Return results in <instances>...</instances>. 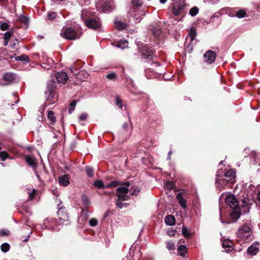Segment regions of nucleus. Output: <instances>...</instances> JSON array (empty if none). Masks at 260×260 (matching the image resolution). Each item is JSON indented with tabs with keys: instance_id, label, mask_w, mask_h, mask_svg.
<instances>
[{
	"instance_id": "nucleus-1",
	"label": "nucleus",
	"mask_w": 260,
	"mask_h": 260,
	"mask_svg": "<svg viewBox=\"0 0 260 260\" xmlns=\"http://www.w3.org/2000/svg\"><path fill=\"white\" fill-rule=\"evenodd\" d=\"M245 193H241L236 197L233 194H229L225 198V202L230 207H235L236 206L242 208L243 214L249 211L251 204L249 203V200L248 198V194Z\"/></svg>"
},
{
	"instance_id": "nucleus-2",
	"label": "nucleus",
	"mask_w": 260,
	"mask_h": 260,
	"mask_svg": "<svg viewBox=\"0 0 260 260\" xmlns=\"http://www.w3.org/2000/svg\"><path fill=\"white\" fill-rule=\"evenodd\" d=\"M236 173L235 169H229L223 174H220L218 170L216 178L217 187L220 190L226 188H232L236 182Z\"/></svg>"
},
{
	"instance_id": "nucleus-3",
	"label": "nucleus",
	"mask_w": 260,
	"mask_h": 260,
	"mask_svg": "<svg viewBox=\"0 0 260 260\" xmlns=\"http://www.w3.org/2000/svg\"><path fill=\"white\" fill-rule=\"evenodd\" d=\"M126 186H121L117 188V195L118 197V199L116 201V205L120 209L127 208L128 206V204L123 203L125 201H127L129 197L127 195L128 192V188Z\"/></svg>"
},
{
	"instance_id": "nucleus-4",
	"label": "nucleus",
	"mask_w": 260,
	"mask_h": 260,
	"mask_svg": "<svg viewBox=\"0 0 260 260\" xmlns=\"http://www.w3.org/2000/svg\"><path fill=\"white\" fill-rule=\"evenodd\" d=\"M144 183L140 179H136L131 181V200L132 198L135 202L141 199L140 194L142 193L143 190Z\"/></svg>"
},
{
	"instance_id": "nucleus-5",
	"label": "nucleus",
	"mask_w": 260,
	"mask_h": 260,
	"mask_svg": "<svg viewBox=\"0 0 260 260\" xmlns=\"http://www.w3.org/2000/svg\"><path fill=\"white\" fill-rule=\"evenodd\" d=\"M139 51L144 58L147 59L150 61H153V57L155 56V51L152 47L147 45H144L139 47Z\"/></svg>"
},
{
	"instance_id": "nucleus-6",
	"label": "nucleus",
	"mask_w": 260,
	"mask_h": 260,
	"mask_svg": "<svg viewBox=\"0 0 260 260\" xmlns=\"http://www.w3.org/2000/svg\"><path fill=\"white\" fill-rule=\"evenodd\" d=\"M232 210L230 212V219L228 220V221L222 220V223H231L232 222H236L240 217L242 212V208L240 207L236 206L235 207H230Z\"/></svg>"
},
{
	"instance_id": "nucleus-7",
	"label": "nucleus",
	"mask_w": 260,
	"mask_h": 260,
	"mask_svg": "<svg viewBox=\"0 0 260 260\" xmlns=\"http://www.w3.org/2000/svg\"><path fill=\"white\" fill-rule=\"evenodd\" d=\"M186 6L184 0L177 1L173 4L172 12L176 16L179 15L184 11Z\"/></svg>"
},
{
	"instance_id": "nucleus-8",
	"label": "nucleus",
	"mask_w": 260,
	"mask_h": 260,
	"mask_svg": "<svg viewBox=\"0 0 260 260\" xmlns=\"http://www.w3.org/2000/svg\"><path fill=\"white\" fill-rule=\"evenodd\" d=\"M252 225L245 223L238 229V234L240 237H248L252 233Z\"/></svg>"
},
{
	"instance_id": "nucleus-9",
	"label": "nucleus",
	"mask_w": 260,
	"mask_h": 260,
	"mask_svg": "<svg viewBox=\"0 0 260 260\" xmlns=\"http://www.w3.org/2000/svg\"><path fill=\"white\" fill-rule=\"evenodd\" d=\"M60 35L62 37L68 40H75L78 38L75 30L70 27L66 28L60 34Z\"/></svg>"
},
{
	"instance_id": "nucleus-10",
	"label": "nucleus",
	"mask_w": 260,
	"mask_h": 260,
	"mask_svg": "<svg viewBox=\"0 0 260 260\" xmlns=\"http://www.w3.org/2000/svg\"><path fill=\"white\" fill-rule=\"evenodd\" d=\"M85 25L91 29H96L101 25V22L99 18H89L85 21Z\"/></svg>"
},
{
	"instance_id": "nucleus-11",
	"label": "nucleus",
	"mask_w": 260,
	"mask_h": 260,
	"mask_svg": "<svg viewBox=\"0 0 260 260\" xmlns=\"http://www.w3.org/2000/svg\"><path fill=\"white\" fill-rule=\"evenodd\" d=\"M216 57V53L211 50L207 51L204 55L205 61L209 64L214 62Z\"/></svg>"
},
{
	"instance_id": "nucleus-12",
	"label": "nucleus",
	"mask_w": 260,
	"mask_h": 260,
	"mask_svg": "<svg viewBox=\"0 0 260 260\" xmlns=\"http://www.w3.org/2000/svg\"><path fill=\"white\" fill-rule=\"evenodd\" d=\"M57 214L59 224L63 223L64 222L68 221L69 215L64 209H60L57 212Z\"/></svg>"
},
{
	"instance_id": "nucleus-13",
	"label": "nucleus",
	"mask_w": 260,
	"mask_h": 260,
	"mask_svg": "<svg viewBox=\"0 0 260 260\" xmlns=\"http://www.w3.org/2000/svg\"><path fill=\"white\" fill-rule=\"evenodd\" d=\"M150 30L152 34L156 38L161 39L163 37L162 29L158 25L153 26L152 28L150 29Z\"/></svg>"
},
{
	"instance_id": "nucleus-14",
	"label": "nucleus",
	"mask_w": 260,
	"mask_h": 260,
	"mask_svg": "<svg viewBox=\"0 0 260 260\" xmlns=\"http://www.w3.org/2000/svg\"><path fill=\"white\" fill-rule=\"evenodd\" d=\"M97 7H101L103 11L108 12L113 8L114 4L112 2L108 1L105 2L103 4L99 3L97 5Z\"/></svg>"
},
{
	"instance_id": "nucleus-15",
	"label": "nucleus",
	"mask_w": 260,
	"mask_h": 260,
	"mask_svg": "<svg viewBox=\"0 0 260 260\" xmlns=\"http://www.w3.org/2000/svg\"><path fill=\"white\" fill-rule=\"evenodd\" d=\"M259 243H254L247 249V253L250 255H255L259 252Z\"/></svg>"
},
{
	"instance_id": "nucleus-16",
	"label": "nucleus",
	"mask_w": 260,
	"mask_h": 260,
	"mask_svg": "<svg viewBox=\"0 0 260 260\" xmlns=\"http://www.w3.org/2000/svg\"><path fill=\"white\" fill-rule=\"evenodd\" d=\"M3 80L5 81V83H3V85H8L13 82L14 79V75L11 73H6L4 74Z\"/></svg>"
},
{
	"instance_id": "nucleus-17",
	"label": "nucleus",
	"mask_w": 260,
	"mask_h": 260,
	"mask_svg": "<svg viewBox=\"0 0 260 260\" xmlns=\"http://www.w3.org/2000/svg\"><path fill=\"white\" fill-rule=\"evenodd\" d=\"M176 198L178 200V203L183 209L187 208V200L183 197V193L180 192L177 194Z\"/></svg>"
},
{
	"instance_id": "nucleus-18",
	"label": "nucleus",
	"mask_w": 260,
	"mask_h": 260,
	"mask_svg": "<svg viewBox=\"0 0 260 260\" xmlns=\"http://www.w3.org/2000/svg\"><path fill=\"white\" fill-rule=\"evenodd\" d=\"M56 78L59 83H65L68 80V76L66 73L61 72L56 74Z\"/></svg>"
},
{
	"instance_id": "nucleus-19",
	"label": "nucleus",
	"mask_w": 260,
	"mask_h": 260,
	"mask_svg": "<svg viewBox=\"0 0 260 260\" xmlns=\"http://www.w3.org/2000/svg\"><path fill=\"white\" fill-rule=\"evenodd\" d=\"M141 160L146 166L152 165L153 164V157L149 153H146L145 156L141 158Z\"/></svg>"
},
{
	"instance_id": "nucleus-20",
	"label": "nucleus",
	"mask_w": 260,
	"mask_h": 260,
	"mask_svg": "<svg viewBox=\"0 0 260 260\" xmlns=\"http://www.w3.org/2000/svg\"><path fill=\"white\" fill-rule=\"evenodd\" d=\"M58 182L60 185L66 186L70 183L69 177L68 175H64L60 177L58 179Z\"/></svg>"
},
{
	"instance_id": "nucleus-21",
	"label": "nucleus",
	"mask_w": 260,
	"mask_h": 260,
	"mask_svg": "<svg viewBox=\"0 0 260 260\" xmlns=\"http://www.w3.org/2000/svg\"><path fill=\"white\" fill-rule=\"evenodd\" d=\"M176 219L172 215H168L165 218V221L167 225H173L175 223Z\"/></svg>"
},
{
	"instance_id": "nucleus-22",
	"label": "nucleus",
	"mask_w": 260,
	"mask_h": 260,
	"mask_svg": "<svg viewBox=\"0 0 260 260\" xmlns=\"http://www.w3.org/2000/svg\"><path fill=\"white\" fill-rule=\"evenodd\" d=\"M187 248L184 245H180L178 248V251L179 255L183 257H185V254L187 252Z\"/></svg>"
},
{
	"instance_id": "nucleus-23",
	"label": "nucleus",
	"mask_w": 260,
	"mask_h": 260,
	"mask_svg": "<svg viewBox=\"0 0 260 260\" xmlns=\"http://www.w3.org/2000/svg\"><path fill=\"white\" fill-rule=\"evenodd\" d=\"M129 44V42L127 40H121L117 44V47L121 49H124L125 48L128 47Z\"/></svg>"
},
{
	"instance_id": "nucleus-24",
	"label": "nucleus",
	"mask_w": 260,
	"mask_h": 260,
	"mask_svg": "<svg viewBox=\"0 0 260 260\" xmlns=\"http://www.w3.org/2000/svg\"><path fill=\"white\" fill-rule=\"evenodd\" d=\"M114 24L115 27L119 30L124 29L126 27V24L120 21H115Z\"/></svg>"
},
{
	"instance_id": "nucleus-25",
	"label": "nucleus",
	"mask_w": 260,
	"mask_h": 260,
	"mask_svg": "<svg viewBox=\"0 0 260 260\" xmlns=\"http://www.w3.org/2000/svg\"><path fill=\"white\" fill-rule=\"evenodd\" d=\"M182 235L186 239H189L191 236V233L188 231L187 229L183 226L182 230Z\"/></svg>"
},
{
	"instance_id": "nucleus-26",
	"label": "nucleus",
	"mask_w": 260,
	"mask_h": 260,
	"mask_svg": "<svg viewBox=\"0 0 260 260\" xmlns=\"http://www.w3.org/2000/svg\"><path fill=\"white\" fill-rule=\"evenodd\" d=\"M25 160L30 166L33 167L36 165V161L34 158L29 156H26L25 157Z\"/></svg>"
},
{
	"instance_id": "nucleus-27",
	"label": "nucleus",
	"mask_w": 260,
	"mask_h": 260,
	"mask_svg": "<svg viewBox=\"0 0 260 260\" xmlns=\"http://www.w3.org/2000/svg\"><path fill=\"white\" fill-rule=\"evenodd\" d=\"M48 119L50 120V123L53 124L55 122V117L54 116V112L52 111H49L48 114Z\"/></svg>"
},
{
	"instance_id": "nucleus-28",
	"label": "nucleus",
	"mask_w": 260,
	"mask_h": 260,
	"mask_svg": "<svg viewBox=\"0 0 260 260\" xmlns=\"http://www.w3.org/2000/svg\"><path fill=\"white\" fill-rule=\"evenodd\" d=\"M199 9L197 7H193L192 8L190 9L189 11V14L191 16H196L198 13H199Z\"/></svg>"
},
{
	"instance_id": "nucleus-29",
	"label": "nucleus",
	"mask_w": 260,
	"mask_h": 260,
	"mask_svg": "<svg viewBox=\"0 0 260 260\" xmlns=\"http://www.w3.org/2000/svg\"><path fill=\"white\" fill-rule=\"evenodd\" d=\"M94 185L98 188H103L105 187L103 181L100 180H95L94 183Z\"/></svg>"
},
{
	"instance_id": "nucleus-30",
	"label": "nucleus",
	"mask_w": 260,
	"mask_h": 260,
	"mask_svg": "<svg viewBox=\"0 0 260 260\" xmlns=\"http://www.w3.org/2000/svg\"><path fill=\"white\" fill-rule=\"evenodd\" d=\"M106 78L112 81H115L117 78V75L114 73H109L106 75Z\"/></svg>"
},
{
	"instance_id": "nucleus-31",
	"label": "nucleus",
	"mask_w": 260,
	"mask_h": 260,
	"mask_svg": "<svg viewBox=\"0 0 260 260\" xmlns=\"http://www.w3.org/2000/svg\"><path fill=\"white\" fill-rule=\"evenodd\" d=\"M246 15V13L244 10L241 9L236 13V16L238 18H242L244 17Z\"/></svg>"
},
{
	"instance_id": "nucleus-32",
	"label": "nucleus",
	"mask_w": 260,
	"mask_h": 260,
	"mask_svg": "<svg viewBox=\"0 0 260 260\" xmlns=\"http://www.w3.org/2000/svg\"><path fill=\"white\" fill-rule=\"evenodd\" d=\"M131 3L135 6L136 7H140L142 6L143 4V2L142 0H132Z\"/></svg>"
},
{
	"instance_id": "nucleus-33",
	"label": "nucleus",
	"mask_w": 260,
	"mask_h": 260,
	"mask_svg": "<svg viewBox=\"0 0 260 260\" xmlns=\"http://www.w3.org/2000/svg\"><path fill=\"white\" fill-rule=\"evenodd\" d=\"M1 250L4 252H7L10 249V245L8 243H4L1 245Z\"/></svg>"
},
{
	"instance_id": "nucleus-34",
	"label": "nucleus",
	"mask_w": 260,
	"mask_h": 260,
	"mask_svg": "<svg viewBox=\"0 0 260 260\" xmlns=\"http://www.w3.org/2000/svg\"><path fill=\"white\" fill-rule=\"evenodd\" d=\"M19 20L21 22L23 23L24 24H25L26 25H27L28 23V18L24 16H22V15L20 16L19 18Z\"/></svg>"
},
{
	"instance_id": "nucleus-35",
	"label": "nucleus",
	"mask_w": 260,
	"mask_h": 260,
	"mask_svg": "<svg viewBox=\"0 0 260 260\" xmlns=\"http://www.w3.org/2000/svg\"><path fill=\"white\" fill-rule=\"evenodd\" d=\"M0 157L2 161H4L7 158L9 157L8 153L5 151H2L0 152Z\"/></svg>"
},
{
	"instance_id": "nucleus-36",
	"label": "nucleus",
	"mask_w": 260,
	"mask_h": 260,
	"mask_svg": "<svg viewBox=\"0 0 260 260\" xmlns=\"http://www.w3.org/2000/svg\"><path fill=\"white\" fill-rule=\"evenodd\" d=\"M222 247L226 249L229 247V246H232L233 245V243L232 242L230 241L224 240L222 243Z\"/></svg>"
},
{
	"instance_id": "nucleus-37",
	"label": "nucleus",
	"mask_w": 260,
	"mask_h": 260,
	"mask_svg": "<svg viewBox=\"0 0 260 260\" xmlns=\"http://www.w3.org/2000/svg\"><path fill=\"white\" fill-rule=\"evenodd\" d=\"M76 105V101H73L70 105V107L69 108V113H72V112L74 110V108Z\"/></svg>"
},
{
	"instance_id": "nucleus-38",
	"label": "nucleus",
	"mask_w": 260,
	"mask_h": 260,
	"mask_svg": "<svg viewBox=\"0 0 260 260\" xmlns=\"http://www.w3.org/2000/svg\"><path fill=\"white\" fill-rule=\"evenodd\" d=\"M167 247L170 250L175 249L174 243L171 241H169L167 243Z\"/></svg>"
},
{
	"instance_id": "nucleus-39",
	"label": "nucleus",
	"mask_w": 260,
	"mask_h": 260,
	"mask_svg": "<svg viewBox=\"0 0 260 260\" xmlns=\"http://www.w3.org/2000/svg\"><path fill=\"white\" fill-rule=\"evenodd\" d=\"M13 33V32L12 31H9L6 32L4 35V39L9 41Z\"/></svg>"
},
{
	"instance_id": "nucleus-40",
	"label": "nucleus",
	"mask_w": 260,
	"mask_h": 260,
	"mask_svg": "<svg viewBox=\"0 0 260 260\" xmlns=\"http://www.w3.org/2000/svg\"><path fill=\"white\" fill-rule=\"evenodd\" d=\"M0 28L2 30H6L9 28V25L6 22H2L1 23Z\"/></svg>"
},
{
	"instance_id": "nucleus-41",
	"label": "nucleus",
	"mask_w": 260,
	"mask_h": 260,
	"mask_svg": "<svg viewBox=\"0 0 260 260\" xmlns=\"http://www.w3.org/2000/svg\"><path fill=\"white\" fill-rule=\"evenodd\" d=\"M89 224L91 226H95L98 224V220L94 218H91L89 221Z\"/></svg>"
},
{
	"instance_id": "nucleus-42",
	"label": "nucleus",
	"mask_w": 260,
	"mask_h": 260,
	"mask_svg": "<svg viewBox=\"0 0 260 260\" xmlns=\"http://www.w3.org/2000/svg\"><path fill=\"white\" fill-rule=\"evenodd\" d=\"M118 185V183L117 181H113L111 182L110 183L107 184L106 186H105L106 188H110V187H116Z\"/></svg>"
},
{
	"instance_id": "nucleus-43",
	"label": "nucleus",
	"mask_w": 260,
	"mask_h": 260,
	"mask_svg": "<svg viewBox=\"0 0 260 260\" xmlns=\"http://www.w3.org/2000/svg\"><path fill=\"white\" fill-rule=\"evenodd\" d=\"M86 171L88 176L92 177L93 174V170L90 167H86Z\"/></svg>"
},
{
	"instance_id": "nucleus-44",
	"label": "nucleus",
	"mask_w": 260,
	"mask_h": 260,
	"mask_svg": "<svg viewBox=\"0 0 260 260\" xmlns=\"http://www.w3.org/2000/svg\"><path fill=\"white\" fill-rule=\"evenodd\" d=\"M56 16V14L55 12H52L48 15L47 19L51 20L53 19L54 18H55Z\"/></svg>"
},
{
	"instance_id": "nucleus-45",
	"label": "nucleus",
	"mask_w": 260,
	"mask_h": 260,
	"mask_svg": "<svg viewBox=\"0 0 260 260\" xmlns=\"http://www.w3.org/2000/svg\"><path fill=\"white\" fill-rule=\"evenodd\" d=\"M190 37L191 38V40L193 41L195 39V38L196 37V31L194 30H191L189 32Z\"/></svg>"
},
{
	"instance_id": "nucleus-46",
	"label": "nucleus",
	"mask_w": 260,
	"mask_h": 260,
	"mask_svg": "<svg viewBox=\"0 0 260 260\" xmlns=\"http://www.w3.org/2000/svg\"><path fill=\"white\" fill-rule=\"evenodd\" d=\"M17 60H22L26 61H28V57L26 55H22L17 57Z\"/></svg>"
},
{
	"instance_id": "nucleus-47",
	"label": "nucleus",
	"mask_w": 260,
	"mask_h": 260,
	"mask_svg": "<svg viewBox=\"0 0 260 260\" xmlns=\"http://www.w3.org/2000/svg\"><path fill=\"white\" fill-rule=\"evenodd\" d=\"M9 231H6L4 230H0V236H3L5 235H9Z\"/></svg>"
},
{
	"instance_id": "nucleus-48",
	"label": "nucleus",
	"mask_w": 260,
	"mask_h": 260,
	"mask_svg": "<svg viewBox=\"0 0 260 260\" xmlns=\"http://www.w3.org/2000/svg\"><path fill=\"white\" fill-rule=\"evenodd\" d=\"M87 117V114L84 113L81 115L80 117V119L82 121L85 120L86 119Z\"/></svg>"
},
{
	"instance_id": "nucleus-49",
	"label": "nucleus",
	"mask_w": 260,
	"mask_h": 260,
	"mask_svg": "<svg viewBox=\"0 0 260 260\" xmlns=\"http://www.w3.org/2000/svg\"><path fill=\"white\" fill-rule=\"evenodd\" d=\"M116 105L117 106H118L119 108L122 107V103L121 101L119 100L118 98H116Z\"/></svg>"
},
{
	"instance_id": "nucleus-50",
	"label": "nucleus",
	"mask_w": 260,
	"mask_h": 260,
	"mask_svg": "<svg viewBox=\"0 0 260 260\" xmlns=\"http://www.w3.org/2000/svg\"><path fill=\"white\" fill-rule=\"evenodd\" d=\"M82 201L84 202V204H88L89 201L88 198L85 196H82Z\"/></svg>"
},
{
	"instance_id": "nucleus-51",
	"label": "nucleus",
	"mask_w": 260,
	"mask_h": 260,
	"mask_svg": "<svg viewBox=\"0 0 260 260\" xmlns=\"http://www.w3.org/2000/svg\"><path fill=\"white\" fill-rule=\"evenodd\" d=\"M174 187V184L172 182H169L167 185V187L169 189H173Z\"/></svg>"
},
{
	"instance_id": "nucleus-52",
	"label": "nucleus",
	"mask_w": 260,
	"mask_h": 260,
	"mask_svg": "<svg viewBox=\"0 0 260 260\" xmlns=\"http://www.w3.org/2000/svg\"><path fill=\"white\" fill-rule=\"evenodd\" d=\"M186 49H187V51L189 53H191L193 49L192 46L190 44H189L187 47Z\"/></svg>"
},
{
	"instance_id": "nucleus-53",
	"label": "nucleus",
	"mask_w": 260,
	"mask_h": 260,
	"mask_svg": "<svg viewBox=\"0 0 260 260\" xmlns=\"http://www.w3.org/2000/svg\"><path fill=\"white\" fill-rule=\"evenodd\" d=\"M54 135L53 137L56 139H60L61 137V134L59 132H58L57 134H54Z\"/></svg>"
},
{
	"instance_id": "nucleus-54",
	"label": "nucleus",
	"mask_w": 260,
	"mask_h": 260,
	"mask_svg": "<svg viewBox=\"0 0 260 260\" xmlns=\"http://www.w3.org/2000/svg\"><path fill=\"white\" fill-rule=\"evenodd\" d=\"M47 62L50 66H52L54 63V61L51 58L48 59Z\"/></svg>"
},
{
	"instance_id": "nucleus-55",
	"label": "nucleus",
	"mask_w": 260,
	"mask_h": 260,
	"mask_svg": "<svg viewBox=\"0 0 260 260\" xmlns=\"http://www.w3.org/2000/svg\"><path fill=\"white\" fill-rule=\"evenodd\" d=\"M29 197L30 199H32L35 194V190L33 189L32 191L29 193Z\"/></svg>"
},
{
	"instance_id": "nucleus-56",
	"label": "nucleus",
	"mask_w": 260,
	"mask_h": 260,
	"mask_svg": "<svg viewBox=\"0 0 260 260\" xmlns=\"http://www.w3.org/2000/svg\"><path fill=\"white\" fill-rule=\"evenodd\" d=\"M226 251L228 253H230L233 250V246H229L228 248H227V249H225Z\"/></svg>"
},
{
	"instance_id": "nucleus-57",
	"label": "nucleus",
	"mask_w": 260,
	"mask_h": 260,
	"mask_svg": "<svg viewBox=\"0 0 260 260\" xmlns=\"http://www.w3.org/2000/svg\"><path fill=\"white\" fill-rule=\"evenodd\" d=\"M257 199L258 201L260 203V190L258 192L257 194Z\"/></svg>"
},
{
	"instance_id": "nucleus-58",
	"label": "nucleus",
	"mask_w": 260,
	"mask_h": 260,
	"mask_svg": "<svg viewBox=\"0 0 260 260\" xmlns=\"http://www.w3.org/2000/svg\"><path fill=\"white\" fill-rule=\"evenodd\" d=\"M9 40H4V46H7L8 44Z\"/></svg>"
},
{
	"instance_id": "nucleus-59",
	"label": "nucleus",
	"mask_w": 260,
	"mask_h": 260,
	"mask_svg": "<svg viewBox=\"0 0 260 260\" xmlns=\"http://www.w3.org/2000/svg\"><path fill=\"white\" fill-rule=\"evenodd\" d=\"M81 74H82L83 75L84 74H86L87 76V73L86 72H84V71H82V72H81L79 74H78V76H79Z\"/></svg>"
},
{
	"instance_id": "nucleus-60",
	"label": "nucleus",
	"mask_w": 260,
	"mask_h": 260,
	"mask_svg": "<svg viewBox=\"0 0 260 260\" xmlns=\"http://www.w3.org/2000/svg\"><path fill=\"white\" fill-rule=\"evenodd\" d=\"M167 0H159V2L161 4H165Z\"/></svg>"
},
{
	"instance_id": "nucleus-61",
	"label": "nucleus",
	"mask_w": 260,
	"mask_h": 260,
	"mask_svg": "<svg viewBox=\"0 0 260 260\" xmlns=\"http://www.w3.org/2000/svg\"><path fill=\"white\" fill-rule=\"evenodd\" d=\"M131 250H133L134 248H135L134 244H133L132 245H131Z\"/></svg>"
},
{
	"instance_id": "nucleus-62",
	"label": "nucleus",
	"mask_w": 260,
	"mask_h": 260,
	"mask_svg": "<svg viewBox=\"0 0 260 260\" xmlns=\"http://www.w3.org/2000/svg\"><path fill=\"white\" fill-rule=\"evenodd\" d=\"M131 88L135 87V85L133 84V82L132 81H131ZM131 92H132V90H131Z\"/></svg>"
},
{
	"instance_id": "nucleus-63",
	"label": "nucleus",
	"mask_w": 260,
	"mask_h": 260,
	"mask_svg": "<svg viewBox=\"0 0 260 260\" xmlns=\"http://www.w3.org/2000/svg\"><path fill=\"white\" fill-rule=\"evenodd\" d=\"M123 127H124V128H127V127H128V124H124V125H123Z\"/></svg>"
},
{
	"instance_id": "nucleus-64",
	"label": "nucleus",
	"mask_w": 260,
	"mask_h": 260,
	"mask_svg": "<svg viewBox=\"0 0 260 260\" xmlns=\"http://www.w3.org/2000/svg\"><path fill=\"white\" fill-rule=\"evenodd\" d=\"M184 241H182V240H180L179 241L178 243H180V244H181V243H184Z\"/></svg>"
}]
</instances>
